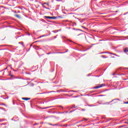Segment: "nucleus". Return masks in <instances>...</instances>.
I'll return each mask as SVG.
<instances>
[{
	"instance_id": "nucleus-1",
	"label": "nucleus",
	"mask_w": 128,
	"mask_h": 128,
	"mask_svg": "<svg viewBox=\"0 0 128 128\" xmlns=\"http://www.w3.org/2000/svg\"><path fill=\"white\" fill-rule=\"evenodd\" d=\"M86 38V35L84 34H80L79 35H78V38H79V40H84V38Z\"/></svg>"
},
{
	"instance_id": "nucleus-2",
	"label": "nucleus",
	"mask_w": 128,
	"mask_h": 128,
	"mask_svg": "<svg viewBox=\"0 0 128 128\" xmlns=\"http://www.w3.org/2000/svg\"><path fill=\"white\" fill-rule=\"evenodd\" d=\"M45 18H48L49 20H56L58 17L56 16H44V17Z\"/></svg>"
},
{
	"instance_id": "nucleus-3",
	"label": "nucleus",
	"mask_w": 128,
	"mask_h": 128,
	"mask_svg": "<svg viewBox=\"0 0 128 128\" xmlns=\"http://www.w3.org/2000/svg\"><path fill=\"white\" fill-rule=\"evenodd\" d=\"M111 102H112L111 104H114V106H118V101L116 100H112L111 101Z\"/></svg>"
},
{
	"instance_id": "nucleus-4",
	"label": "nucleus",
	"mask_w": 128,
	"mask_h": 128,
	"mask_svg": "<svg viewBox=\"0 0 128 128\" xmlns=\"http://www.w3.org/2000/svg\"><path fill=\"white\" fill-rule=\"evenodd\" d=\"M86 41L88 42H92V38L87 36L86 37Z\"/></svg>"
},
{
	"instance_id": "nucleus-5",
	"label": "nucleus",
	"mask_w": 128,
	"mask_h": 128,
	"mask_svg": "<svg viewBox=\"0 0 128 128\" xmlns=\"http://www.w3.org/2000/svg\"><path fill=\"white\" fill-rule=\"evenodd\" d=\"M102 86H104V84H102L98 86H96L94 87V88H102Z\"/></svg>"
},
{
	"instance_id": "nucleus-6",
	"label": "nucleus",
	"mask_w": 128,
	"mask_h": 128,
	"mask_svg": "<svg viewBox=\"0 0 128 128\" xmlns=\"http://www.w3.org/2000/svg\"><path fill=\"white\" fill-rule=\"evenodd\" d=\"M22 100H30V98H22Z\"/></svg>"
},
{
	"instance_id": "nucleus-7",
	"label": "nucleus",
	"mask_w": 128,
	"mask_h": 128,
	"mask_svg": "<svg viewBox=\"0 0 128 128\" xmlns=\"http://www.w3.org/2000/svg\"><path fill=\"white\" fill-rule=\"evenodd\" d=\"M15 16L16 18H20V15H18V14H16Z\"/></svg>"
},
{
	"instance_id": "nucleus-8",
	"label": "nucleus",
	"mask_w": 128,
	"mask_h": 128,
	"mask_svg": "<svg viewBox=\"0 0 128 128\" xmlns=\"http://www.w3.org/2000/svg\"><path fill=\"white\" fill-rule=\"evenodd\" d=\"M124 52H128V50L126 48H125L124 50Z\"/></svg>"
},
{
	"instance_id": "nucleus-9",
	"label": "nucleus",
	"mask_w": 128,
	"mask_h": 128,
	"mask_svg": "<svg viewBox=\"0 0 128 128\" xmlns=\"http://www.w3.org/2000/svg\"><path fill=\"white\" fill-rule=\"evenodd\" d=\"M112 54L113 56H116V54H114V53H111L110 54Z\"/></svg>"
},
{
	"instance_id": "nucleus-10",
	"label": "nucleus",
	"mask_w": 128,
	"mask_h": 128,
	"mask_svg": "<svg viewBox=\"0 0 128 128\" xmlns=\"http://www.w3.org/2000/svg\"><path fill=\"white\" fill-rule=\"evenodd\" d=\"M84 120H86V118H84L83 120H81L80 122H84Z\"/></svg>"
},
{
	"instance_id": "nucleus-11",
	"label": "nucleus",
	"mask_w": 128,
	"mask_h": 128,
	"mask_svg": "<svg viewBox=\"0 0 128 128\" xmlns=\"http://www.w3.org/2000/svg\"><path fill=\"white\" fill-rule=\"evenodd\" d=\"M44 4H46V6H49L48 4L46 2L44 3Z\"/></svg>"
},
{
	"instance_id": "nucleus-12",
	"label": "nucleus",
	"mask_w": 128,
	"mask_h": 128,
	"mask_svg": "<svg viewBox=\"0 0 128 128\" xmlns=\"http://www.w3.org/2000/svg\"><path fill=\"white\" fill-rule=\"evenodd\" d=\"M43 8H48L42 5Z\"/></svg>"
},
{
	"instance_id": "nucleus-13",
	"label": "nucleus",
	"mask_w": 128,
	"mask_h": 128,
	"mask_svg": "<svg viewBox=\"0 0 128 128\" xmlns=\"http://www.w3.org/2000/svg\"><path fill=\"white\" fill-rule=\"evenodd\" d=\"M124 104H128V102H125Z\"/></svg>"
},
{
	"instance_id": "nucleus-14",
	"label": "nucleus",
	"mask_w": 128,
	"mask_h": 128,
	"mask_svg": "<svg viewBox=\"0 0 128 128\" xmlns=\"http://www.w3.org/2000/svg\"><path fill=\"white\" fill-rule=\"evenodd\" d=\"M0 104H1V106H6V104H2V103Z\"/></svg>"
},
{
	"instance_id": "nucleus-15",
	"label": "nucleus",
	"mask_w": 128,
	"mask_h": 128,
	"mask_svg": "<svg viewBox=\"0 0 128 128\" xmlns=\"http://www.w3.org/2000/svg\"><path fill=\"white\" fill-rule=\"evenodd\" d=\"M111 58H114V56H111Z\"/></svg>"
},
{
	"instance_id": "nucleus-16",
	"label": "nucleus",
	"mask_w": 128,
	"mask_h": 128,
	"mask_svg": "<svg viewBox=\"0 0 128 128\" xmlns=\"http://www.w3.org/2000/svg\"><path fill=\"white\" fill-rule=\"evenodd\" d=\"M22 46L23 47L24 46V45L23 43L22 44Z\"/></svg>"
},
{
	"instance_id": "nucleus-17",
	"label": "nucleus",
	"mask_w": 128,
	"mask_h": 128,
	"mask_svg": "<svg viewBox=\"0 0 128 128\" xmlns=\"http://www.w3.org/2000/svg\"><path fill=\"white\" fill-rule=\"evenodd\" d=\"M118 56V58H120V56Z\"/></svg>"
},
{
	"instance_id": "nucleus-18",
	"label": "nucleus",
	"mask_w": 128,
	"mask_h": 128,
	"mask_svg": "<svg viewBox=\"0 0 128 128\" xmlns=\"http://www.w3.org/2000/svg\"><path fill=\"white\" fill-rule=\"evenodd\" d=\"M78 126H78H81V125H79V126Z\"/></svg>"
},
{
	"instance_id": "nucleus-19",
	"label": "nucleus",
	"mask_w": 128,
	"mask_h": 128,
	"mask_svg": "<svg viewBox=\"0 0 128 128\" xmlns=\"http://www.w3.org/2000/svg\"><path fill=\"white\" fill-rule=\"evenodd\" d=\"M46 10H50V8H46Z\"/></svg>"
},
{
	"instance_id": "nucleus-20",
	"label": "nucleus",
	"mask_w": 128,
	"mask_h": 128,
	"mask_svg": "<svg viewBox=\"0 0 128 128\" xmlns=\"http://www.w3.org/2000/svg\"><path fill=\"white\" fill-rule=\"evenodd\" d=\"M72 92H76V91H74V90H72Z\"/></svg>"
}]
</instances>
